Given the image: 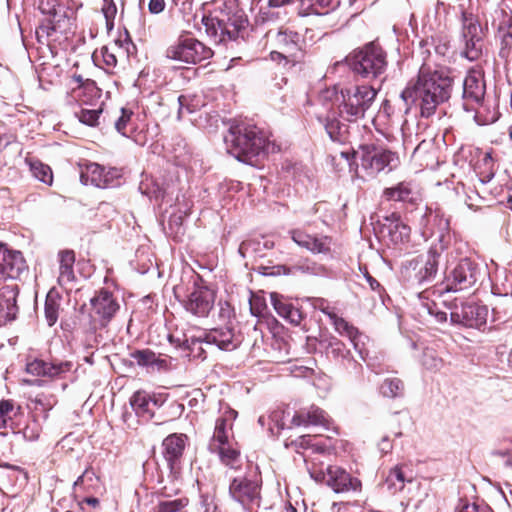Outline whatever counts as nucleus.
Returning a JSON list of instances; mask_svg holds the SVG:
<instances>
[{
    "label": "nucleus",
    "mask_w": 512,
    "mask_h": 512,
    "mask_svg": "<svg viewBox=\"0 0 512 512\" xmlns=\"http://www.w3.org/2000/svg\"><path fill=\"white\" fill-rule=\"evenodd\" d=\"M419 225L424 236H431L435 233H439L437 242L441 241L442 243H445V234L449 231L450 220L445 217L442 211L426 207L424 212L421 214Z\"/></svg>",
    "instance_id": "19"
},
{
    "label": "nucleus",
    "mask_w": 512,
    "mask_h": 512,
    "mask_svg": "<svg viewBox=\"0 0 512 512\" xmlns=\"http://www.w3.org/2000/svg\"><path fill=\"white\" fill-rule=\"evenodd\" d=\"M311 440L312 439L310 435H302L299 436L296 440L292 441L291 445H295L296 447L304 449L314 447L315 445L311 444Z\"/></svg>",
    "instance_id": "62"
},
{
    "label": "nucleus",
    "mask_w": 512,
    "mask_h": 512,
    "mask_svg": "<svg viewBox=\"0 0 512 512\" xmlns=\"http://www.w3.org/2000/svg\"><path fill=\"white\" fill-rule=\"evenodd\" d=\"M100 53H101L106 71H112L117 65V58H116L115 52L113 51V48H110L108 46H103L100 49Z\"/></svg>",
    "instance_id": "53"
},
{
    "label": "nucleus",
    "mask_w": 512,
    "mask_h": 512,
    "mask_svg": "<svg viewBox=\"0 0 512 512\" xmlns=\"http://www.w3.org/2000/svg\"><path fill=\"white\" fill-rule=\"evenodd\" d=\"M101 11L106 21V27L111 30L114 27V19L117 14V6L114 0H103Z\"/></svg>",
    "instance_id": "49"
},
{
    "label": "nucleus",
    "mask_w": 512,
    "mask_h": 512,
    "mask_svg": "<svg viewBox=\"0 0 512 512\" xmlns=\"http://www.w3.org/2000/svg\"><path fill=\"white\" fill-rule=\"evenodd\" d=\"M219 455L220 461L227 466L228 469L238 471L241 469V455L240 451L233 448L228 443L227 445H217L215 450H210Z\"/></svg>",
    "instance_id": "33"
},
{
    "label": "nucleus",
    "mask_w": 512,
    "mask_h": 512,
    "mask_svg": "<svg viewBox=\"0 0 512 512\" xmlns=\"http://www.w3.org/2000/svg\"><path fill=\"white\" fill-rule=\"evenodd\" d=\"M330 321L332 322L335 330L342 336L348 337L351 342L354 344V347L357 348V343L355 342L356 337L358 335V330L354 326L350 325L345 319L339 317L336 313L328 314Z\"/></svg>",
    "instance_id": "41"
},
{
    "label": "nucleus",
    "mask_w": 512,
    "mask_h": 512,
    "mask_svg": "<svg viewBox=\"0 0 512 512\" xmlns=\"http://www.w3.org/2000/svg\"><path fill=\"white\" fill-rule=\"evenodd\" d=\"M445 249V243L441 241L433 243L425 255L417 257L410 263V265L415 263L414 269L419 265L415 274V280L418 284L431 282L436 277Z\"/></svg>",
    "instance_id": "12"
},
{
    "label": "nucleus",
    "mask_w": 512,
    "mask_h": 512,
    "mask_svg": "<svg viewBox=\"0 0 512 512\" xmlns=\"http://www.w3.org/2000/svg\"><path fill=\"white\" fill-rule=\"evenodd\" d=\"M482 275L481 266L470 258L461 259L446 276L445 291L459 292L473 287Z\"/></svg>",
    "instance_id": "10"
},
{
    "label": "nucleus",
    "mask_w": 512,
    "mask_h": 512,
    "mask_svg": "<svg viewBox=\"0 0 512 512\" xmlns=\"http://www.w3.org/2000/svg\"><path fill=\"white\" fill-rule=\"evenodd\" d=\"M227 152L238 161L251 164L252 159L270 152V143L256 127L245 124L235 125L225 136Z\"/></svg>",
    "instance_id": "2"
},
{
    "label": "nucleus",
    "mask_w": 512,
    "mask_h": 512,
    "mask_svg": "<svg viewBox=\"0 0 512 512\" xmlns=\"http://www.w3.org/2000/svg\"><path fill=\"white\" fill-rule=\"evenodd\" d=\"M187 440L188 437L186 434L173 433L168 435L162 442V454L172 473L180 468V462Z\"/></svg>",
    "instance_id": "21"
},
{
    "label": "nucleus",
    "mask_w": 512,
    "mask_h": 512,
    "mask_svg": "<svg viewBox=\"0 0 512 512\" xmlns=\"http://www.w3.org/2000/svg\"><path fill=\"white\" fill-rule=\"evenodd\" d=\"M455 512H495L489 505L487 504H479L476 502L469 503H461L455 508Z\"/></svg>",
    "instance_id": "52"
},
{
    "label": "nucleus",
    "mask_w": 512,
    "mask_h": 512,
    "mask_svg": "<svg viewBox=\"0 0 512 512\" xmlns=\"http://www.w3.org/2000/svg\"><path fill=\"white\" fill-rule=\"evenodd\" d=\"M377 90L369 85H357L341 90V102L338 105L339 117L348 122L364 118L372 106Z\"/></svg>",
    "instance_id": "6"
},
{
    "label": "nucleus",
    "mask_w": 512,
    "mask_h": 512,
    "mask_svg": "<svg viewBox=\"0 0 512 512\" xmlns=\"http://www.w3.org/2000/svg\"><path fill=\"white\" fill-rule=\"evenodd\" d=\"M452 90L453 79L448 74L422 66L417 79L407 84L400 97L405 103L406 112L414 105L421 117L429 118L439 105L450 99Z\"/></svg>",
    "instance_id": "1"
},
{
    "label": "nucleus",
    "mask_w": 512,
    "mask_h": 512,
    "mask_svg": "<svg viewBox=\"0 0 512 512\" xmlns=\"http://www.w3.org/2000/svg\"><path fill=\"white\" fill-rule=\"evenodd\" d=\"M61 298L57 293L50 291L45 300L44 316L49 326H53L59 317Z\"/></svg>",
    "instance_id": "40"
},
{
    "label": "nucleus",
    "mask_w": 512,
    "mask_h": 512,
    "mask_svg": "<svg viewBox=\"0 0 512 512\" xmlns=\"http://www.w3.org/2000/svg\"><path fill=\"white\" fill-rule=\"evenodd\" d=\"M202 23L209 37L216 43H224L236 40L248 20L241 9L227 7L215 15L204 16Z\"/></svg>",
    "instance_id": "3"
},
{
    "label": "nucleus",
    "mask_w": 512,
    "mask_h": 512,
    "mask_svg": "<svg viewBox=\"0 0 512 512\" xmlns=\"http://www.w3.org/2000/svg\"><path fill=\"white\" fill-rule=\"evenodd\" d=\"M18 293L19 287L14 283L0 288V326H4L16 318Z\"/></svg>",
    "instance_id": "23"
},
{
    "label": "nucleus",
    "mask_w": 512,
    "mask_h": 512,
    "mask_svg": "<svg viewBox=\"0 0 512 512\" xmlns=\"http://www.w3.org/2000/svg\"><path fill=\"white\" fill-rule=\"evenodd\" d=\"M130 404L138 415L149 412L150 399L144 392L134 393L130 399Z\"/></svg>",
    "instance_id": "47"
},
{
    "label": "nucleus",
    "mask_w": 512,
    "mask_h": 512,
    "mask_svg": "<svg viewBox=\"0 0 512 512\" xmlns=\"http://www.w3.org/2000/svg\"><path fill=\"white\" fill-rule=\"evenodd\" d=\"M233 314V308L227 302L219 303V318L222 321H226L231 318Z\"/></svg>",
    "instance_id": "60"
},
{
    "label": "nucleus",
    "mask_w": 512,
    "mask_h": 512,
    "mask_svg": "<svg viewBox=\"0 0 512 512\" xmlns=\"http://www.w3.org/2000/svg\"><path fill=\"white\" fill-rule=\"evenodd\" d=\"M462 41L464 43V47L461 52L462 56L469 61L478 60L481 57L483 51V38L466 39Z\"/></svg>",
    "instance_id": "43"
},
{
    "label": "nucleus",
    "mask_w": 512,
    "mask_h": 512,
    "mask_svg": "<svg viewBox=\"0 0 512 512\" xmlns=\"http://www.w3.org/2000/svg\"><path fill=\"white\" fill-rule=\"evenodd\" d=\"M29 165H30V171L32 172V175L37 180L41 181L42 183L48 184V185L52 184L53 174H52L51 168L48 165H46L38 160L30 161Z\"/></svg>",
    "instance_id": "45"
},
{
    "label": "nucleus",
    "mask_w": 512,
    "mask_h": 512,
    "mask_svg": "<svg viewBox=\"0 0 512 512\" xmlns=\"http://www.w3.org/2000/svg\"><path fill=\"white\" fill-rule=\"evenodd\" d=\"M270 297L272 305L280 317L293 325L301 323L303 315L299 308L275 292L271 293Z\"/></svg>",
    "instance_id": "28"
},
{
    "label": "nucleus",
    "mask_w": 512,
    "mask_h": 512,
    "mask_svg": "<svg viewBox=\"0 0 512 512\" xmlns=\"http://www.w3.org/2000/svg\"><path fill=\"white\" fill-rule=\"evenodd\" d=\"M119 310L120 303L111 291L105 288L96 291L89 301L88 330L96 333L106 329Z\"/></svg>",
    "instance_id": "7"
},
{
    "label": "nucleus",
    "mask_w": 512,
    "mask_h": 512,
    "mask_svg": "<svg viewBox=\"0 0 512 512\" xmlns=\"http://www.w3.org/2000/svg\"><path fill=\"white\" fill-rule=\"evenodd\" d=\"M57 7H59V5L56 4L55 0L39 1V9L43 14L55 16L57 14Z\"/></svg>",
    "instance_id": "58"
},
{
    "label": "nucleus",
    "mask_w": 512,
    "mask_h": 512,
    "mask_svg": "<svg viewBox=\"0 0 512 512\" xmlns=\"http://www.w3.org/2000/svg\"><path fill=\"white\" fill-rule=\"evenodd\" d=\"M228 426L226 418L219 417L216 420L214 433L209 443V450H215L217 445H227L229 443Z\"/></svg>",
    "instance_id": "42"
},
{
    "label": "nucleus",
    "mask_w": 512,
    "mask_h": 512,
    "mask_svg": "<svg viewBox=\"0 0 512 512\" xmlns=\"http://www.w3.org/2000/svg\"><path fill=\"white\" fill-rule=\"evenodd\" d=\"M196 342L215 345L220 350L233 351L241 344L242 337L230 327L214 328L203 337H199Z\"/></svg>",
    "instance_id": "20"
},
{
    "label": "nucleus",
    "mask_w": 512,
    "mask_h": 512,
    "mask_svg": "<svg viewBox=\"0 0 512 512\" xmlns=\"http://www.w3.org/2000/svg\"><path fill=\"white\" fill-rule=\"evenodd\" d=\"M74 369V363L72 361H61L54 359L47 362L42 359L35 358L26 364L27 373L38 376L47 377L50 379H61L66 376L67 373Z\"/></svg>",
    "instance_id": "16"
},
{
    "label": "nucleus",
    "mask_w": 512,
    "mask_h": 512,
    "mask_svg": "<svg viewBox=\"0 0 512 512\" xmlns=\"http://www.w3.org/2000/svg\"><path fill=\"white\" fill-rule=\"evenodd\" d=\"M406 477L404 472L399 467L392 469L386 479V483L389 489L394 491H401L404 488Z\"/></svg>",
    "instance_id": "48"
},
{
    "label": "nucleus",
    "mask_w": 512,
    "mask_h": 512,
    "mask_svg": "<svg viewBox=\"0 0 512 512\" xmlns=\"http://www.w3.org/2000/svg\"><path fill=\"white\" fill-rule=\"evenodd\" d=\"M165 1L164 0H150L148 4V10L151 14H159L165 9Z\"/></svg>",
    "instance_id": "61"
},
{
    "label": "nucleus",
    "mask_w": 512,
    "mask_h": 512,
    "mask_svg": "<svg viewBox=\"0 0 512 512\" xmlns=\"http://www.w3.org/2000/svg\"><path fill=\"white\" fill-rule=\"evenodd\" d=\"M132 359L150 372L166 371L169 369L170 361L167 357H161L149 349L136 350L131 353Z\"/></svg>",
    "instance_id": "25"
},
{
    "label": "nucleus",
    "mask_w": 512,
    "mask_h": 512,
    "mask_svg": "<svg viewBox=\"0 0 512 512\" xmlns=\"http://www.w3.org/2000/svg\"><path fill=\"white\" fill-rule=\"evenodd\" d=\"M250 311L252 315L257 317H264L267 311V305L264 299L260 297H252L250 299Z\"/></svg>",
    "instance_id": "56"
},
{
    "label": "nucleus",
    "mask_w": 512,
    "mask_h": 512,
    "mask_svg": "<svg viewBox=\"0 0 512 512\" xmlns=\"http://www.w3.org/2000/svg\"><path fill=\"white\" fill-rule=\"evenodd\" d=\"M339 4V0H299V15H326Z\"/></svg>",
    "instance_id": "30"
},
{
    "label": "nucleus",
    "mask_w": 512,
    "mask_h": 512,
    "mask_svg": "<svg viewBox=\"0 0 512 512\" xmlns=\"http://www.w3.org/2000/svg\"><path fill=\"white\" fill-rule=\"evenodd\" d=\"M346 61L356 75L367 80L380 78L388 66L387 53L375 42L355 49L346 57Z\"/></svg>",
    "instance_id": "4"
},
{
    "label": "nucleus",
    "mask_w": 512,
    "mask_h": 512,
    "mask_svg": "<svg viewBox=\"0 0 512 512\" xmlns=\"http://www.w3.org/2000/svg\"><path fill=\"white\" fill-rule=\"evenodd\" d=\"M291 424L294 426L314 425L328 428L329 419L324 410L312 405L309 408L296 412L291 419Z\"/></svg>",
    "instance_id": "24"
},
{
    "label": "nucleus",
    "mask_w": 512,
    "mask_h": 512,
    "mask_svg": "<svg viewBox=\"0 0 512 512\" xmlns=\"http://www.w3.org/2000/svg\"><path fill=\"white\" fill-rule=\"evenodd\" d=\"M487 316L488 309L486 306L466 302L462 303L460 307L455 306L450 314V321L452 324L480 329L486 324Z\"/></svg>",
    "instance_id": "13"
},
{
    "label": "nucleus",
    "mask_w": 512,
    "mask_h": 512,
    "mask_svg": "<svg viewBox=\"0 0 512 512\" xmlns=\"http://www.w3.org/2000/svg\"><path fill=\"white\" fill-rule=\"evenodd\" d=\"M132 115V111L122 108L121 116L115 122L116 130L123 136H128L131 131L128 127L130 126Z\"/></svg>",
    "instance_id": "51"
},
{
    "label": "nucleus",
    "mask_w": 512,
    "mask_h": 512,
    "mask_svg": "<svg viewBox=\"0 0 512 512\" xmlns=\"http://www.w3.org/2000/svg\"><path fill=\"white\" fill-rule=\"evenodd\" d=\"M22 414L21 406L12 399L0 400V430L13 429Z\"/></svg>",
    "instance_id": "32"
},
{
    "label": "nucleus",
    "mask_w": 512,
    "mask_h": 512,
    "mask_svg": "<svg viewBox=\"0 0 512 512\" xmlns=\"http://www.w3.org/2000/svg\"><path fill=\"white\" fill-rule=\"evenodd\" d=\"M259 269L263 275H270V276L292 275V273H293L292 266H286V265H276L273 267L261 266Z\"/></svg>",
    "instance_id": "55"
},
{
    "label": "nucleus",
    "mask_w": 512,
    "mask_h": 512,
    "mask_svg": "<svg viewBox=\"0 0 512 512\" xmlns=\"http://www.w3.org/2000/svg\"><path fill=\"white\" fill-rule=\"evenodd\" d=\"M311 476L316 481H325V483L336 493L360 492L361 481L351 476L346 470L339 466H328L326 473L311 472Z\"/></svg>",
    "instance_id": "11"
},
{
    "label": "nucleus",
    "mask_w": 512,
    "mask_h": 512,
    "mask_svg": "<svg viewBox=\"0 0 512 512\" xmlns=\"http://www.w3.org/2000/svg\"><path fill=\"white\" fill-rule=\"evenodd\" d=\"M405 390L404 382L397 377H387L379 386V393L389 399L403 397Z\"/></svg>",
    "instance_id": "38"
},
{
    "label": "nucleus",
    "mask_w": 512,
    "mask_h": 512,
    "mask_svg": "<svg viewBox=\"0 0 512 512\" xmlns=\"http://www.w3.org/2000/svg\"><path fill=\"white\" fill-rule=\"evenodd\" d=\"M59 276L58 284L60 286L67 285L75 280L74 263L75 253L73 250H61L58 253Z\"/></svg>",
    "instance_id": "31"
},
{
    "label": "nucleus",
    "mask_w": 512,
    "mask_h": 512,
    "mask_svg": "<svg viewBox=\"0 0 512 512\" xmlns=\"http://www.w3.org/2000/svg\"><path fill=\"white\" fill-rule=\"evenodd\" d=\"M28 266L20 251L11 250L0 242V281L19 279L27 272Z\"/></svg>",
    "instance_id": "15"
},
{
    "label": "nucleus",
    "mask_w": 512,
    "mask_h": 512,
    "mask_svg": "<svg viewBox=\"0 0 512 512\" xmlns=\"http://www.w3.org/2000/svg\"><path fill=\"white\" fill-rule=\"evenodd\" d=\"M500 48L499 57L507 60L512 54V17L499 25Z\"/></svg>",
    "instance_id": "35"
},
{
    "label": "nucleus",
    "mask_w": 512,
    "mask_h": 512,
    "mask_svg": "<svg viewBox=\"0 0 512 512\" xmlns=\"http://www.w3.org/2000/svg\"><path fill=\"white\" fill-rule=\"evenodd\" d=\"M166 53L168 58L186 64H197L213 56L210 47L192 37H180Z\"/></svg>",
    "instance_id": "9"
},
{
    "label": "nucleus",
    "mask_w": 512,
    "mask_h": 512,
    "mask_svg": "<svg viewBox=\"0 0 512 512\" xmlns=\"http://www.w3.org/2000/svg\"><path fill=\"white\" fill-rule=\"evenodd\" d=\"M360 166L369 176H374L385 169L391 171L398 163L396 153L374 144L360 147Z\"/></svg>",
    "instance_id": "8"
},
{
    "label": "nucleus",
    "mask_w": 512,
    "mask_h": 512,
    "mask_svg": "<svg viewBox=\"0 0 512 512\" xmlns=\"http://www.w3.org/2000/svg\"><path fill=\"white\" fill-rule=\"evenodd\" d=\"M200 505L202 512H217V505L215 504L214 497L211 495L202 494Z\"/></svg>",
    "instance_id": "57"
},
{
    "label": "nucleus",
    "mask_w": 512,
    "mask_h": 512,
    "mask_svg": "<svg viewBox=\"0 0 512 512\" xmlns=\"http://www.w3.org/2000/svg\"><path fill=\"white\" fill-rule=\"evenodd\" d=\"M486 93V84L481 71L470 70L463 81L462 98L464 109L469 111L482 105Z\"/></svg>",
    "instance_id": "14"
},
{
    "label": "nucleus",
    "mask_w": 512,
    "mask_h": 512,
    "mask_svg": "<svg viewBox=\"0 0 512 512\" xmlns=\"http://www.w3.org/2000/svg\"><path fill=\"white\" fill-rule=\"evenodd\" d=\"M178 103H179V111H178L179 117L182 116L184 110H186L188 113H192L195 110V108L190 107V105L188 103V97L185 95H180L178 97Z\"/></svg>",
    "instance_id": "63"
},
{
    "label": "nucleus",
    "mask_w": 512,
    "mask_h": 512,
    "mask_svg": "<svg viewBox=\"0 0 512 512\" xmlns=\"http://www.w3.org/2000/svg\"><path fill=\"white\" fill-rule=\"evenodd\" d=\"M290 234L298 246L313 254H328L331 251L332 239L329 236L310 235L298 229L292 230Z\"/></svg>",
    "instance_id": "22"
},
{
    "label": "nucleus",
    "mask_w": 512,
    "mask_h": 512,
    "mask_svg": "<svg viewBox=\"0 0 512 512\" xmlns=\"http://www.w3.org/2000/svg\"><path fill=\"white\" fill-rule=\"evenodd\" d=\"M388 201L411 202L413 190L409 182H399L393 187L385 188L382 194Z\"/></svg>",
    "instance_id": "34"
},
{
    "label": "nucleus",
    "mask_w": 512,
    "mask_h": 512,
    "mask_svg": "<svg viewBox=\"0 0 512 512\" xmlns=\"http://www.w3.org/2000/svg\"><path fill=\"white\" fill-rule=\"evenodd\" d=\"M35 403L42 406L45 410H50L56 403V400L53 395L47 397L44 394H38L35 398Z\"/></svg>",
    "instance_id": "59"
},
{
    "label": "nucleus",
    "mask_w": 512,
    "mask_h": 512,
    "mask_svg": "<svg viewBox=\"0 0 512 512\" xmlns=\"http://www.w3.org/2000/svg\"><path fill=\"white\" fill-rule=\"evenodd\" d=\"M75 487L83 488L87 493H98L102 490V484L99 476L89 467L77 478Z\"/></svg>",
    "instance_id": "36"
},
{
    "label": "nucleus",
    "mask_w": 512,
    "mask_h": 512,
    "mask_svg": "<svg viewBox=\"0 0 512 512\" xmlns=\"http://www.w3.org/2000/svg\"><path fill=\"white\" fill-rule=\"evenodd\" d=\"M339 114L329 113L325 118L319 117L318 120L324 125V128L334 142L345 143L349 137V125L339 119Z\"/></svg>",
    "instance_id": "26"
},
{
    "label": "nucleus",
    "mask_w": 512,
    "mask_h": 512,
    "mask_svg": "<svg viewBox=\"0 0 512 512\" xmlns=\"http://www.w3.org/2000/svg\"><path fill=\"white\" fill-rule=\"evenodd\" d=\"M183 219L184 215L181 211L171 214L168 221L169 227H176L179 229L183 224Z\"/></svg>",
    "instance_id": "64"
},
{
    "label": "nucleus",
    "mask_w": 512,
    "mask_h": 512,
    "mask_svg": "<svg viewBox=\"0 0 512 512\" xmlns=\"http://www.w3.org/2000/svg\"><path fill=\"white\" fill-rule=\"evenodd\" d=\"M292 269V275H295L297 273L323 275L326 270L323 265L317 264L316 262L310 261L308 259L304 260L302 263L292 266Z\"/></svg>",
    "instance_id": "46"
},
{
    "label": "nucleus",
    "mask_w": 512,
    "mask_h": 512,
    "mask_svg": "<svg viewBox=\"0 0 512 512\" xmlns=\"http://www.w3.org/2000/svg\"><path fill=\"white\" fill-rule=\"evenodd\" d=\"M423 366L431 371H437L443 366V361L433 350H426L422 357Z\"/></svg>",
    "instance_id": "50"
},
{
    "label": "nucleus",
    "mask_w": 512,
    "mask_h": 512,
    "mask_svg": "<svg viewBox=\"0 0 512 512\" xmlns=\"http://www.w3.org/2000/svg\"><path fill=\"white\" fill-rule=\"evenodd\" d=\"M483 38V31L478 19L472 14L462 13V40Z\"/></svg>",
    "instance_id": "37"
},
{
    "label": "nucleus",
    "mask_w": 512,
    "mask_h": 512,
    "mask_svg": "<svg viewBox=\"0 0 512 512\" xmlns=\"http://www.w3.org/2000/svg\"><path fill=\"white\" fill-rule=\"evenodd\" d=\"M229 495L233 500L247 507L259 501L260 484L255 479L235 477L230 482Z\"/></svg>",
    "instance_id": "17"
},
{
    "label": "nucleus",
    "mask_w": 512,
    "mask_h": 512,
    "mask_svg": "<svg viewBox=\"0 0 512 512\" xmlns=\"http://www.w3.org/2000/svg\"><path fill=\"white\" fill-rule=\"evenodd\" d=\"M215 292L207 286H196L185 301L186 311L197 317H207L214 307Z\"/></svg>",
    "instance_id": "18"
},
{
    "label": "nucleus",
    "mask_w": 512,
    "mask_h": 512,
    "mask_svg": "<svg viewBox=\"0 0 512 512\" xmlns=\"http://www.w3.org/2000/svg\"><path fill=\"white\" fill-rule=\"evenodd\" d=\"M80 178L85 185L91 184L95 187L106 188L111 184L113 176L110 171H106L99 164L90 163L81 172Z\"/></svg>",
    "instance_id": "27"
},
{
    "label": "nucleus",
    "mask_w": 512,
    "mask_h": 512,
    "mask_svg": "<svg viewBox=\"0 0 512 512\" xmlns=\"http://www.w3.org/2000/svg\"><path fill=\"white\" fill-rule=\"evenodd\" d=\"M387 224L383 225V229L387 231L390 241L395 244H401L409 240L410 227L400 220V216L393 213L386 218Z\"/></svg>",
    "instance_id": "29"
},
{
    "label": "nucleus",
    "mask_w": 512,
    "mask_h": 512,
    "mask_svg": "<svg viewBox=\"0 0 512 512\" xmlns=\"http://www.w3.org/2000/svg\"><path fill=\"white\" fill-rule=\"evenodd\" d=\"M265 37L277 48L270 52V59L283 68H291L303 58L304 40L298 32L280 27L275 32L269 30Z\"/></svg>",
    "instance_id": "5"
},
{
    "label": "nucleus",
    "mask_w": 512,
    "mask_h": 512,
    "mask_svg": "<svg viewBox=\"0 0 512 512\" xmlns=\"http://www.w3.org/2000/svg\"><path fill=\"white\" fill-rule=\"evenodd\" d=\"M319 343L326 353L331 354L335 359H345L350 354L345 344L334 336L323 337Z\"/></svg>",
    "instance_id": "39"
},
{
    "label": "nucleus",
    "mask_w": 512,
    "mask_h": 512,
    "mask_svg": "<svg viewBox=\"0 0 512 512\" xmlns=\"http://www.w3.org/2000/svg\"><path fill=\"white\" fill-rule=\"evenodd\" d=\"M188 503L189 501L186 497L160 500L157 505L154 506L153 512H180Z\"/></svg>",
    "instance_id": "44"
},
{
    "label": "nucleus",
    "mask_w": 512,
    "mask_h": 512,
    "mask_svg": "<svg viewBox=\"0 0 512 512\" xmlns=\"http://www.w3.org/2000/svg\"><path fill=\"white\" fill-rule=\"evenodd\" d=\"M100 113L101 110L81 109L78 114V118L79 121L83 124L95 126L97 124Z\"/></svg>",
    "instance_id": "54"
}]
</instances>
